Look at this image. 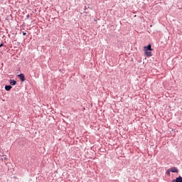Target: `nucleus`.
Listing matches in <instances>:
<instances>
[{"label": "nucleus", "mask_w": 182, "mask_h": 182, "mask_svg": "<svg viewBox=\"0 0 182 182\" xmlns=\"http://www.w3.org/2000/svg\"><path fill=\"white\" fill-rule=\"evenodd\" d=\"M2 46H4V43H1V44L0 45V48H2Z\"/></svg>", "instance_id": "obj_9"}, {"label": "nucleus", "mask_w": 182, "mask_h": 182, "mask_svg": "<svg viewBox=\"0 0 182 182\" xmlns=\"http://www.w3.org/2000/svg\"><path fill=\"white\" fill-rule=\"evenodd\" d=\"M171 172V169H168L166 171L167 176H170V173Z\"/></svg>", "instance_id": "obj_8"}, {"label": "nucleus", "mask_w": 182, "mask_h": 182, "mask_svg": "<svg viewBox=\"0 0 182 182\" xmlns=\"http://www.w3.org/2000/svg\"><path fill=\"white\" fill-rule=\"evenodd\" d=\"M23 36H25V35H26V33H23Z\"/></svg>", "instance_id": "obj_11"}, {"label": "nucleus", "mask_w": 182, "mask_h": 182, "mask_svg": "<svg viewBox=\"0 0 182 182\" xmlns=\"http://www.w3.org/2000/svg\"><path fill=\"white\" fill-rule=\"evenodd\" d=\"M10 85H11V86H15V85H16V82L15 81V80H11Z\"/></svg>", "instance_id": "obj_5"}, {"label": "nucleus", "mask_w": 182, "mask_h": 182, "mask_svg": "<svg viewBox=\"0 0 182 182\" xmlns=\"http://www.w3.org/2000/svg\"><path fill=\"white\" fill-rule=\"evenodd\" d=\"M27 19H29V14L27 15Z\"/></svg>", "instance_id": "obj_10"}, {"label": "nucleus", "mask_w": 182, "mask_h": 182, "mask_svg": "<svg viewBox=\"0 0 182 182\" xmlns=\"http://www.w3.org/2000/svg\"><path fill=\"white\" fill-rule=\"evenodd\" d=\"M169 170H171V173H178V170L176 167H171Z\"/></svg>", "instance_id": "obj_2"}, {"label": "nucleus", "mask_w": 182, "mask_h": 182, "mask_svg": "<svg viewBox=\"0 0 182 182\" xmlns=\"http://www.w3.org/2000/svg\"><path fill=\"white\" fill-rule=\"evenodd\" d=\"M174 181H176V182H182V177L179 176V177L176 178V180L173 181V182H174Z\"/></svg>", "instance_id": "obj_4"}, {"label": "nucleus", "mask_w": 182, "mask_h": 182, "mask_svg": "<svg viewBox=\"0 0 182 182\" xmlns=\"http://www.w3.org/2000/svg\"><path fill=\"white\" fill-rule=\"evenodd\" d=\"M144 50L146 51H149V50H153L152 49H151V45H148V46L147 47H144Z\"/></svg>", "instance_id": "obj_3"}, {"label": "nucleus", "mask_w": 182, "mask_h": 182, "mask_svg": "<svg viewBox=\"0 0 182 182\" xmlns=\"http://www.w3.org/2000/svg\"><path fill=\"white\" fill-rule=\"evenodd\" d=\"M146 56H152L151 52L145 50Z\"/></svg>", "instance_id": "obj_7"}, {"label": "nucleus", "mask_w": 182, "mask_h": 182, "mask_svg": "<svg viewBox=\"0 0 182 182\" xmlns=\"http://www.w3.org/2000/svg\"><path fill=\"white\" fill-rule=\"evenodd\" d=\"M5 89H6V90L9 91V90H11V89H12V86H11V85H6L5 86Z\"/></svg>", "instance_id": "obj_6"}, {"label": "nucleus", "mask_w": 182, "mask_h": 182, "mask_svg": "<svg viewBox=\"0 0 182 182\" xmlns=\"http://www.w3.org/2000/svg\"><path fill=\"white\" fill-rule=\"evenodd\" d=\"M18 77L22 82H25V75L23 74H19Z\"/></svg>", "instance_id": "obj_1"}]
</instances>
